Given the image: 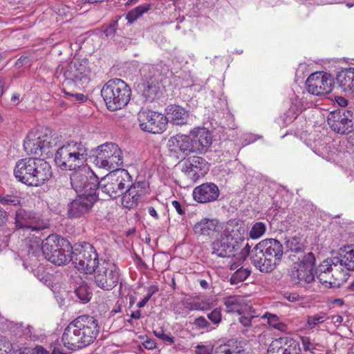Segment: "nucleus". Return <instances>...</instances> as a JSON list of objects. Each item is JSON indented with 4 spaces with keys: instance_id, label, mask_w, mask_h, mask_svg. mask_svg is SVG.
Returning <instances> with one entry per match:
<instances>
[{
    "instance_id": "37998d69",
    "label": "nucleus",
    "mask_w": 354,
    "mask_h": 354,
    "mask_svg": "<svg viewBox=\"0 0 354 354\" xmlns=\"http://www.w3.org/2000/svg\"><path fill=\"white\" fill-rule=\"evenodd\" d=\"M185 308L189 311L201 310L207 311L210 308L209 304L204 301H193L185 304Z\"/></svg>"
},
{
    "instance_id": "a18cd8bd",
    "label": "nucleus",
    "mask_w": 354,
    "mask_h": 354,
    "mask_svg": "<svg viewBox=\"0 0 354 354\" xmlns=\"http://www.w3.org/2000/svg\"><path fill=\"white\" fill-rule=\"evenodd\" d=\"M305 109L303 103L297 96L292 99L291 105L288 113H292V117L296 118Z\"/></svg>"
},
{
    "instance_id": "c85d7f7f",
    "label": "nucleus",
    "mask_w": 354,
    "mask_h": 354,
    "mask_svg": "<svg viewBox=\"0 0 354 354\" xmlns=\"http://www.w3.org/2000/svg\"><path fill=\"white\" fill-rule=\"evenodd\" d=\"M342 265V268L345 267L346 270H354V245L344 246L341 248L339 252V257H336Z\"/></svg>"
},
{
    "instance_id": "774afa93",
    "label": "nucleus",
    "mask_w": 354,
    "mask_h": 354,
    "mask_svg": "<svg viewBox=\"0 0 354 354\" xmlns=\"http://www.w3.org/2000/svg\"><path fill=\"white\" fill-rule=\"evenodd\" d=\"M158 291H159V288H158V286L152 285L150 287H149L147 292L153 296V295L158 292Z\"/></svg>"
},
{
    "instance_id": "5fc2aeb1",
    "label": "nucleus",
    "mask_w": 354,
    "mask_h": 354,
    "mask_svg": "<svg viewBox=\"0 0 354 354\" xmlns=\"http://www.w3.org/2000/svg\"><path fill=\"white\" fill-rule=\"evenodd\" d=\"M12 350V344L4 339L0 340V354H8Z\"/></svg>"
},
{
    "instance_id": "7c9ffc66",
    "label": "nucleus",
    "mask_w": 354,
    "mask_h": 354,
    "mask_svg": "<svg viewBox=\"0 0 354 354\" xmlns=\"http://www.w3.org/2000/svg\"><path fill=\"white\" fill-rule=\"evenodd\" d=\"M285 245L288 251L294 252L296 254H303L306 249V245L302 241V239L298 236L286 238Z\"/></svg>"
},
{
    "instance_id": "bb28decb",
    "label": "nucleus",
    "mask_w": 354,
    "mask_h": 354,
    "mask_svg": "<svg viewBox=\"0 0 354 354\" xmlns=\"http://www.w3.org/2000/svg\"><path fill=\"white\" fill-rule=\"evenodd\" d=\"M218 221L216 219L203 218L194 226V232L196 234L203 236H211L219 229Z\"/></svg>"
},
{
    "instance_id": "7ed1b4c3",
    "label": "nucleus",
    "mask_w": 354,
    "mask_h": 354,
    "mask_svg": "<svg viewBox=\"0 0 354 354\" xmlns=\"http://www.w3.org/2000/svg\"><path fill=\"white\" fill-rule=\"evenodd\" d=\"M16 179L30 187H39L53 176L50 164L44 159L26 158L19 160L14 169Z\"/></svg>"
},
{
    "instance_id": "6e6d98bb",
    "label": "nucleus",
    "mask_w": 354,
    "mask_h": 354,
    "mask_svg": "<svg viewBox=\"0 0 354 354\" xmlns=\"http://www.w3.org/2000/svg\"><path fill=\"white\" fill-rule=\"evenodd\" d=\"M213 347L211 345H197L196 346V354H212Z\"/></svg>"
},
{
    "instance_id": "79ce46f5",
    "label": "nucleus",
    "mask_w": 354,
    "mask_h": 354,
    "mask_svg": "<svg viewBox=\"0 0 354 354\" xmlns=\"http://www.w3.org/2000/svg\"><path fill=\"white\" fill-rule=\"evenodd\" d=\"M41 140L40 147H41V155L43 154L48 155L50 153V149L53 148L54 145V140H53L50 136L45 135L42 137H39Z\"/></svg>"
},
{
    "instance_id": "72a5a7b5",
    "label": "nucleus",
    "mask_w": 354,
    "mask_h": 354,
    "mask_svg": "<svg viewBox=\"0 0 354 354\" xmlns=\"http://www.w3.org/2000/svg\"><path fill=\"white\" fill-rule=\"evenodd\" d=\"M169 67L166 64L160 62L150 67V75L148 77L153 78V80L161 83L169 73Z\"/></svg>"
},
{
    "instance_id": "ddd939ff",
    "label": "nucleus",
    "mask_w": 354,
    "mask_h": 354,
    "mask_svg": "<svg viewBox=\"0 0 354 354\" xmlns=\"http://www.w3.org/2000/svg\"><path fill=\"white\" fill-rule=\"evenodd\" d=\"M94 160L96 166L108 170H114L123 165L122 152L118 145L106 142L97 149Z\"/></svg>"
},
{
    "instance_id": "052dcab7",
    "label": "nucleus",
    "mask_w": 354,
    "mask_h": 354,
    "mask_svg": "<svg viewBox=\"0 0 354 354\" xmlns=\"http://www.w3.org/2000/svg\"><path fill=\"white\" fill-rule=\"evenodd\" d=\"M117 24H109L106 28L103 30L106 37L113 35L115 33L117 29Z\"/></svg>"
},
{
    "instance_id": "49530a36",
    "label": "nucleus",
    "mask_w": 354,
    "mask_h": 354,
    "mask_svg": "<svg viewBox=\"0 0 354 354\" xmlns=\"http://www.w3.org/2000/svg\"><path fill=\"white\" fill-rule=\"evenodd\" d=\"M207 317L210 322L218 326L222 321V311L221 308H216L210 313H207Z\"/></svg>"
},
{
    "instance_id": "412c9836",
    "label": "nucleus",
    "mask_w": 354,
    "mask_h": 354,
    "mask_svg": "<svg viewBox=\"0 0 354 354\" xmlns=\"http://www.w3.org/2000/svg\"><path fill=\"white\" fill-rule=\"evenodd\" d=\"M268 354H300L299 342L290 337H281L274 339L269 345Z\"/></svg>"
},
{
    "instance_id": "1a4fd4ad",
    "label": "nucleus",
    "mask_w": 354,
    "mask_h": 354,
    "mask_svg": "<svg viewBox=\"0 0 354 354\" xmlns=\"http://www.w3.org/2000/svg\"><path fill=\"white\" fill-rule=\"evenodd\" d=\"M71 261L75 268L87 274H93L101 263L95 249L87 242L75 244L71 248Z\"/></svg>"
},
{
    "instance_id": "ea45409f",
    "label": "nucleus",
    "mask_w": 354,
    "mask_h": 354,
    "mask_svg": "<svg viewBox=\"0 0 354 354\" xmlns=\"http://www.w3.org/2000/svg\"><path fill=\"white\" fill-rule=\"evenodd\" d=\"M266 231V225L263 222H257L251 227L249 236L252 239H257L261 237Z\"/></svg>"
},
{
    "instance_id": "338daca9",
    "label": "nucleus",
    "mask_w": 354,
    "mask_h": 354,
    "mask_svg": "<svg viewBox=\"0 0 354 354\" xmlns=\"http://www.w3.org/2000/svg\"><path fill=\"white\" fill-rule=\"evenodd\" d=\"M148 212L153 218H154L156 220L159 219V216L158 213L156 212V209L153 207H148Z\"/></svg>"
},
{
    "instance_id": "69168bd1",
    "label": "nucleus",
    "mask_w": 354,
    "mask_h": 354,
    "mask_svg": "<svg viewBox=\"0 0 354 354\" xmlns=\"http://www.w3.org/2000/svg\"><path fill=\"white\" fill-rule=\"evenodd\" d=\"M336 102L342 107H345L348 104V100L343 97H337L336 99Z\"/></svg>"
},
{
    "instance_id": "423d86ee",
    "label": "nucleus",
    "mask_w": 354,
    "mask_h": 354,
    "mask_svg": "<svg viewBox=\"0 0 354 354\" xmlns=\"http://www.w3.org/2000/svg\"><path fill=\"white\" fill-rule=\"evenodd\" d=\"M131 90L121 79L109 80L101 89V95L106 108L114 111L124 108L130 100Z\"/></svg>"
},
{
    "instance_id": "f8f14e48",
    "label": "nucleus",
    "mask_w": 354,
    "mask_h": 354,
    "mask_svg": "<svg viewBox=\"0 0 354 354\" xmlns=\"http://www.w3.org/2000/svg\"><path fill=\"white\" fill-rule=\"evenodd\" d=\"M71 184L79 194H96L99 179L89 167L83 165L71 174Z\"/></svg>"
},
{
    "instance_id": "4c0bfd02",
    "label": "nucleus",
    "mask_w": 354,
    "mask_h": 354,
    "mask_svg": "<svg viewBox=\"0 0 354 354\" xmlns=\"http://www.w3.org/2000/svg\"><path fill=\"white\" fill-rule=\"evenodd\" d=\"M77 297L83 304L88 302L91 298V292L87 284L83 283L75 290Z\"/></svg>"
},
{
    "instance_id": "864d4df0",
    "label": "nucleus",
    "mask_w": 354,
    "mask_h": 354,
    "mask_svg": "<svg viewBox=\"0 0 354 354\" xmlns=\"http://www.w3.org/2000/svg\"><path fill=\"white\" fill-rule=\"evenodd\" d=\"M65 95L71 97L72 100L77 102H84L87 100V97L82 93H73L71 92L66 91L65 89L63 90Z\"/></svg>"
},
{
    "instance_id": "e2e57ef3",
    "label": "nucleus",
    "mask_w": 354,
    "mask_h": 354,
    "mask_svg": "<svg viewBox=\"0 0 354 354\" xmlns=\"http://www.w3.org/2000/svg\"><path fill=\"white\" fill-rule=\"evenodd\" d=\"M171 205L174 207V208L176 209V211L178 212V214L180 216H183L185 214V209L182 207L180 203L178 201H173L171 202Z\"/></svg>"
},
{
    "instance_id": "e433bc0d",
    "label": "nucleus",
    "mask_w": 354,
    "mask_h": 354,
    "mask_svg": "<svg viewBox=\"0 0 354 354\" xmlns=\"http://www.w3.org/2000/svg\"><path fill=\"white\" fill-rule=\"evenodd\" d=\"M21 204V197L14 194H0V205L3 206H17Z\"/></svg>"
},
{
    "instance_id": "0eeeda50",
    "label": "nucleus",
    "mask_w": 354,
    "mask_h": 354,
    "mask_svg": "<svg viewBox=\"0 0 354 354\" xmlns=\"http://www.w3.org/2000/svg\"><path fill=\"white\" fill-rule=\"evenodd\" d=\"M91 69L87 59H73L64 65H59L55 69L57 78L62 77L68 84L80 86L87 84L91 80Z\"/></svg>"
},
{
    "instance_id": "cd10ccee",
    "label": "nucleus",
    "mask_w": 354,
    "mask_h": 354,
    "mask_svg": "<svg viewBox=\"0 0 354 354\" xmlns=\"http://www.w3.org/2000/svg\"><path fill=\"white\" fill-rule=\"evenodd\" d=\"M66 249L64 247H60V249L56 250L53 252V254L48 257V261L57 266L65 265L72 259L71 247L70 244L65 245Z\"/></svg>"
},
{
    "instance_id": "9b49d317",
    "label": "nucleus",
    "mask_w": 354,
    "mask_h": 354,
    "mask_svg": "<svg viewBox=\"0 0 354 354\" xmlns=\"http://www.w3.org/2000/svg\"><path fill=\"white\" fill-rule=\"evenodd\" d=\"M131 183V176L127 170L117 169L99 180L97 189L102 190L111 198H115L123 194Z\"/></svg>"
},
{
    "instance_id": "4468645a",
    "label": "nucleus",
    "mask_w": 354,
    "mask_h": 354,
    "mask_svg": "<svg viewBox=\"0 0 354 354\" xmlns=\"http://www.w3.org/2000/svg\"><path fill=\"white\" fill-rule=\"evenodd\" d=\"M96 286L104 290H111L118 283L120 270L114 263L103 261L93 273Z\"/></svg>"
},
{
    "instance_id": "aec40b11",
    "label": "nucleus",
    "mask_w": 354,
    "mask_h": 354,
    "mask_svg": "<svg viewBox=\"0 0 354 354\" xmlns=\"http://www.w3.org/2000/svg\"><path fill=\"white\" fill-rule=\"evenodd\" d=\"M97 200V194H79L68 204V214L69 217L79 218L88 214Z\"/></svg>"
},
{
    "instance_id": "473e14b6",
    "label": "nucleus",
    "mask_w": 354,
    "mask_h": 354,
    "mask_svg": "<svg viewBox=\"0 0 354 354\" xmlns=\"http://www.w3.org/2000/svg\"><path fill=\"white\" fill-rule=\"evenodd\" d=\"M123 194L121 195V203L124 207L127 209H131L138 205L140 200L136 197V194H135V187H127Z\"/></svg>"
},
{
    "instance_id": "6e6552de",
    "label": "nucleus",
    "mask_w": 354,
    "mask_h": 354,
    "mask_svg": "<svg viewBox=\"0 0 354 354\" xmlns=\"http://www.w3.org/2000/svg\"><path fill=\"white\" fill-rule=\"evenodd\" d=\"M338 262L339 261L335 257L326 259L316 269L317 279L326 288H339L348 279V271Z\"/></svg>"
},
{
    "instance_id": "f3484780",
    "label": "nucleus",
    "mask_w": 354,
    "mask_h": 354,
    "mask_svg": "<svg viewBox=\"0 0 354 354\" xmlns=\"http://www.w3.org/2000/svg\"><path fill=\"white\" fill-rule=\"evenodd\" d=\"M327 122L334 132L348 134L354 130V113L344 108L332 111L328 116Z\"/></svg>"
},
{
    "instance_id": "a211bd4d",
    "label": "nucleus",
    "mask_w": 354,
    "mask_h": 354,
    "mask_svg": "<svg viewBox=\"0 0 354 354\" xmlns=\"http://www.w3.org/2000/svg\"><path fill=\"white\" fill-rule=\"evenodd\" d=\"M308 92L314 95H322L330 93L333 88V79L326 73L316 72L306 81Z\"/></svg>"
},
{
    "instance_id": "3c124183",
    "label": "nucleus",
    "mask_w": 354,
    "mask_h": 354,
    "mask_svg": "<svg viewBox=\"0 0 354 354\" xmlns=\"http://www.w3.org/2000/svg\"><path fill=\"white\" fill-rule=\"evenodd\" d=\"M239 315V321L244 327L251 326L252 321L257 318V316L249 313L246 315L243 311H242V313Z\"/></svg>"
},
{
    "instance_id": "0e129e2a",
    "label": "nucleus",
    "mask_w": 354,
    "mask_h": 354,
    "mask_svg": "<svg viewBox=\"0 0 354 354\" xmlns=\"http://www.w3.org/2000/svg\"><path fill=\"white\" fill-rule=\"evenodd\" d=\"M302 344H303L304 349L305 351H310L311 349L314 348V346L310 343V339L308 337L302 338Z\"/></svg>"
},
{
    "instance_id": "58836bf2",
    "label": "nucleus",
    "mask_w": 354,
    "mask_h": 354,
    "mask_svg": "<svg viewBox=\"0 0 354 354\" xmlns=\"http://www.w3.org/2000/svg\"><path fill=\"white\" fill-rule=\"evenodd\" d=\"M149 8L150 6L148 4L139 6L129 11L127 15L126 19L128 20V22H133L144 13L147 12L149 10Z\"/></svg>"
},
{
    "instance_id": "de8ad7c7",
    "label": "nucleus",
    "mask_w": 354,
    "mask_h": 354,
    "mask_svg": "<svg viewBox=\"0 0 354 354\" xmlns=\"http://www.w3.org/2000/svg\"><path fill=\"white\" fill-rule=\"evenodd\" d=\"M135 187V194L136 197L140 201L142 196L146 193L147 185L145 182H136L135 183H130L129 187Z\"/></svg>"
},
{
    "instance_id": "13d9d810",
    "label": "nucleus",
    "mask_w": 354,
    "mask_h": 354,
    "mask_svg": "<svg viewBox=\"0 0 354 354\" xmlns=\"http://www.w3.org/2000/svg\"><path fill=\"white\" fill-rule=\"evenodd\" d=\"M266 317L268 319V323L270 326H274L279 322V317L274 314L266 313Z\"/></svg>"
},
{
    "instance_id": "39448f33",
    "label": "nucleus",
    "mask_w": 354,
    "mask_h": 354,
    "mask_svg": "<svg viewBox=\"0 0 354 354\" xmlns=\"http://www.w3.org/2000/svg\"><path fill=\"white\" fill-rule=\"evenodd\" d=\"M88 158V148L81 141L70 140L59 147L55 162L63 170H75L84 165Z\"/></svg>"
},
{
    "instance_id": "bf43d9fd",
    "label": "nucleus",
    "mask_w": 354,
    "mask_h": 354,
    "mask_svg": "<svg viewBox=\"0 0 354 354\" xmlns=\"http://www.w3.org/2000/svg\"><path fill=\"white\" fill-rule=\"evenodd\" d=\"M143 346L148 350H152L156 348V342L154 339L146 337V339L142 342Z\"/></svg>"
},
{
    "instance_id": "5701e85b",
    "label": "nucleus",
    "mask_w": 354,
    "mask_h": 354,
    "mask_svg": "<svg viewBox=\"0 0 354 354\" xmlns=\"http://www.w3.org/2000/svg\"><path fill=\"white\" fill-rule=\"evenodd\" d=\"M192 145L194 152H206L212 142V136L205 128H198L190 133Z\"/></svg>"
},
{
    "instance_id": "f257e3e1",
    "label": "nucleus",
    "mask_w": 354,
    "mask_h": 354,
    "mask_svg": "<svg viewBox=\"0 0 354 354\" xmlns=\"http://www.w3.org/2000/svg\"><path fill=\"white\" fill-rule=\"evenodd\" d=\"M65 245H68L67 240L57 234H50L44 240L35 235H30L23 241L21 245L23 265L26 268H30L35 276L39 279V268L43 269L39 263L41 259L44 257L48 261V257L53 252Z\"/></svg>"
},
{
    "instance_id": "f03ea898",
    "label": "nucleus",
    "mask_w": 354,
    "mask_h": 354,
    "mask_svg": "<svg viewBox=\"0 0 354 354\" xmlns=\"http://www.w3.org/2000/svg\"><path fill=\"white\" fill-rule=\"evenodd\" d=\"M100 330L98 320L88 315L78 316L65 328L62 336L64 347L78 351L92 344Z\"/></svg>"
},
{
    "instance_id": "9d476101",
    "label": "nucleus",
    "mask_w": 354,
    "mask_h": 354,
    "mask_svg": "<svg viewBox=\"0 0 354 354\" xmlns=\"http://www.w3.org/2000/svg\"><path fill=\"white\" fill-rule=\"evenodd\" d=\"M243 231L241 228L224 230L219 239L212 242V253L218 257L227 258L234 256L233 252L238 250L244 241Z\"/></svg>"
},
{
    "instance_id": "09e8293b",
    "label": "nucleus",
    "mask_w": 354,
    "mask_h": 354,
    "mask_svg": "<svg viewBox=\"0 0 354 354\" xmlns=\"http://www.w3.org/2000/svg\"><path fill=\"white\" fill-rule=\"evenodd\" d=\"M326 320V314L321 313L308 317V324L310 328L315 327L318 324L323 323Z\"/></svg>"
},
{
    "instance_id": "680f3d73",
    "label": "nucleus",
    "mask_w": 354,
    "mask_h": 354,
    "mask_svg": "<svg viewBox=\"0 0 354 354\" xmlns=\"http://www.w3.org/2000/svg\"><path fill=\"white\" fill-rule=\"evenodd\" d=\"M284 297L291 302H295L300 300V296L297 292H285Z\"/></svg>"
},
{
    "instance_id": "2eb2a0df",
    "label": "nucleus",
    "mask_w": 354,
    "mask_h": 354,
    "mask_svg": "<svg viewBox=\"0 0 354 354\" xmlns=\"http://www.w3.org/2000/svg\"><path fill=\"white\" fill-rule=\"evenodd\" d=\"M315 257L313 252L304 255L299 262L294 263L290 273L291 281L293 283L304 286L315 280L313 268Z\"/></svg>"
},
{
    "instance_id": "a19ab883",
    "label": "nucleus",
    "mask_w": 354,
    "mask_h": 354,
    "mask_svg": "<svg viewBox=\"0 0 354 354\" xmlns=\"http://www.w3.org/2000/svg\"><path fill=\"white\" fill-rule=\"evenodd\" d=\"M250 274V271L248 269L241 268L238 269L230 277L231 284H237L245 280Z\"/></svg>"
},
{
    "instance_id": "6ab92c4d",
    "label": "nucleus",
    "mask_w": 354,
    "mask_h": 354,
    "mask_svg": "<svg viewBox=\"0 0 354 354\" xmlns=\"http://www.w3.org/2000/svg\"><path fill=\"white\" fill-rule=\"evenodd\" d=\"M209 169V163L202 157L192 156L185 160L183 172L193 182L204 177Z\"/></svg>"
},
{
    "instance_id": "4be33fe9",
    "label": "nucleus",
    "mask_w": 354,
    "mask_h": 354,
    "mask_svg": "<svg viewBox=\"0 0 354 354\" xmlns=\"http://www.w3.org/2000/svg\"><path fill=\"white\" fill-rule=\"evenodd\" d=\"M192 195L194 201L198 203H211L218 200L220 190L214 183H205L195 187Z\"/></svg>"
},
{
    "instance_id": "c756f323",
    "label": "nucleus",
    "mask_w": 354,
    "mask_h": 354,
    "mask_svg": "<svg viewBox=\"0 0 354 354\" xmlns=\"http://www.w3.org/2000/svg\"><path fill=\"white\" fill-rule=\"evenodd\" d=\"M35 219V214L27 212L24 209H19L15 215V223L19 228H33L31 225L32 221Z\"/></svg>"
},
{
    "instance_id": "393cba45",
    "label": "nucleus",
    "mask_w": 354,
    "mask_h": 354,
    "mask_svg": "<svg viewBox=\"0 0 354 354\" xmlns=\"http://www.w3.org/2000/svg\"><path fill=\"white\" fill-rule=\"evenodd\" d=\"M169 147L175 152L181 151L187 155L193 151L190 135H176L171 137L169 140Z\"/></svg>"
},
{
    "instance_id": "b1692460",
    "label": "nucleus",
    "mask_w": 354,
    "mask_h": 354,
    "mask_svg": "<svg viewBox=\"0 0 354 354\" xmlns=\"http://www.w3.org/2000/svg\"><path fill=\"white\" fill-rule=\"evenodd\" d=\"M167 119L172 124L182 126L187 124L189 112L177 104H170L166 109Z\"/></svg>"
},
{
    "instance_id": "a878e982",
    "label": "nucleus",
    "mask_w": 354,
    "mask_h": 354,
    "mask_svg": "<svg viewBox=\"0 0 354 354\" xmlns=\"http://www.w3.org/2000/svg\"><path fill=\"white\" fill-rule=\"evenodd\" d=\"M336 81L343 91L354 93V67L339 71L336 76Z\"/></svg>"
},
{
    "instance_id": "c9c22d12",
    "label": "nucleus",
    "mask_w": 354,
    "mask_h": 354,
    "mask_svg": "<svg viewBox=\"0 0 354 354\" xmlns=\"http://www.w3.org/2000/svg\"><path fill=\"white\" fill-rule=\"evenodd\" d=\"M40 143L39 137L34 139L27 137L24 141V150L28 155L41 156Z\"/></svg>"
},
{
    "instance_id": "603ef678",
    "label": "nucleus",
    "mask_w": 354,
    "mask_h": 354,
    "mask_svg": "<svg viewBox=\"0 0 354 354\" xmlns=\"http://www.w3.org/2000/svg\"><path fill=\"white\" fill-rule=\"evenodd\" d=\"M214 354H236V348L231 347L230 344L219 346Z\"/></svg>"
},
{
    "instance_id": "4d7b16f0",
    "label": "nucleus",
    "mask_w": 354,
    "mask_h": 354,
    "mask_svg": "<svg viewBox=\"0 0 354 354\" xmlns=\"http://www.w3.org/2000/svg\"><path fill=\"white\" fill-rule=\"evenodd\" d=\"M24 65H31V60L27 56H21L16 62L15 66L17 68H19Z\"/></svg>"
},
{
    "instance_id": "c03bdc74",
    "label": "nucleus",
    "mask_w": 354,
    "mask_h": 354,
    "mask_svg": "<svg viewBox=\"0 0 354 354\" xmlns=\"http://www.w3.org/2000/svg\"><path fill=\"white\" fill-rule=\"evenodd\" d=\"M192 324L198 330H204L206 332H209L214 329V328L211 326V324L202 316L194 319Z\"/></svg>"
},
{
    "instance_id": "20e7f679",
    "label": "nucleus",
    "mask_w": 354,
    "mask_h": 354,
    "mask_svg": "<svg viewBox=\"0 0 354 354\" xmlns=\"http://www.w3.org/2000/svg\"><path fill=\"white\" fill-rule=\"evenodd\" d=\"M283 254V246L279 241L265 239L252 249L251 262L261 272L269 273L280 263Z\"/></svg>"
},
{
    "instance_id": "dca6fc26",
    "label": "nucleus",
    "mask_w": 354,
    "mask_h": 354,
    "mask_svg": "<svg viewBox=\"0 0 354 354\" xmlns=\"http://www.w3.org/2000/svg\"><path fill=\"white\" fill-rule=\"evenodd\" d=\"M138 120L140 129L151 133H161L168 123L167 116L151 110H142L138 113Z\"/></svg>"
},
{
    "instance_id": "f704fd0d",
    "label": "nucleus",
    "mask_w": 354,
    "mask_h": 354,
    "mask_svg": "<svg viewBox=\"0 0 354 354\" xmlns=\"http://www.w3.org/2000/svg\"><path fill=\"white\" fill-rule=\"evenodd\" d=\"M160 84V82L153 80V78L147 77L142 91L143 95L147 100L151 102L154 100L158 92Z\"/></svg>"
},
{
    "instance_id": "8fccbe9b",
    "label": "nucleus",
    "mask_w": 354,
    "mask_h": 354,
    "mask_svg": "<svg viewBox=\"0 0 354 354\" xmlns=\"http://www.w3.org/2000/svg\"><path fill=\"white\" fill-rule=\"evenodd\" d=\"M153 333L156 337L165 342L169 343V344H172L175 342L174 337L171 336L169 334L165 333L162 328L154 330Z\"/></svg>"
},
{
    "instance_id": "2f4dec72",
    "label": "nucleus",
    "mask_w": 354,
    "mask_h": 354,
    "mask_svg": "<svg viewBox=\"0 0 354 354\" xmlns=\"http://www.w3.org/2000/svg\"><path fill=\"white\" fill-rule=\"evenodd\" d=\"M224 305L227 313H237L239 315H241L242 311H243V308H245L243 305L242 298L235 295L226 297L224 301Z\"/></svg>"
}]
</instances>
